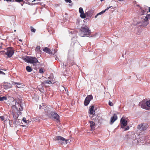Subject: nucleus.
<instances>
[{
  "mask_svg": "<svg viewBox=\"0 0 150 150\" xmlns=\"http://www.w3.org/2000/svg\"><path fill=\"white\" fill-rule=\"evenodd\" d=\"M23 122H24L25 123H27V121H26V119L24 118V117H23Z\"/></svg>",
  "mask_w": 150,
  "mask_h": 150,
  "instance_id": "nucleus-38",
  "label": "nucleus"
},
{
  "mask_svg": "<svg viewBox=\"0 0 150 150\" xmlns=\"http://www.w3.org/2000/svg\"><path fill=\"white\" fill-rule=\"evenodd\" d=\"M16 87H17V88H20L21 87V86H16Z\"/></svg>",
  "mask_w": 150,
  "mask_h": 150,
  "instance_id": "nucleus-49",
  "label": "nucleus"
},
{
  "mask_svg": "<svg viewBox=\"0 0 150 150\" xmlns=\"http://www.w3.org/2000/svg\"><path fill=\"white\" fill-rule=\"evenodd\" d=\"M98 16V15L97 14L95 16V18H96Z\"/></svg>",
  "mask_w": 150,
  "mask_h": 150,
  "instance_id": "nucleus-47",
  "label": "nucleus"
},
{
  "mask_svg": "<svg viewBox=\"0 0 150 150\" xmlns=\"http://www.w3.org/2000/svg\"><path fill=\"white\" fill-rule=\"evenodd\" d=\"M35 1V0H33V1H32V2H34V1Z\"/></svg>",
  "mask_w": 150,
  "mask_h": 150,
  "instance_id": "nucleus-50",
  "label": "nucleus"
},
{
  "mask_svg": "<svg viewBox=\"0 0 150 150\" xmlns=\"http://www.w3.org/2000/svg\"><path fill=\"white\" fill-rule=\"evenodd\" d=\"M12 84H17L18 85H20L21 84V83H19V82H15L12 81Z\"/></svg>",
  "mask_w": 150,
  "mask_h": 150,
  "instance_id": "nucleus-33",
  "label": "nucleus"
},
{
  "mask_svg": "<svg viewBox=\"0 0 150 150\" xmlns=\"http://www.w3.org/2000/svg\"><path fill=\"white\" fill-rule=\"evenodd\" d=\"M137 129L142 131L145 130L147 129V125L144 123H142L138 125Z\"/></svg>",
  "mask_w": 150,
  "mask_h": 150,
  "instance_id": "nucleus-9",
  "label": "nucleus"
},
{
  "mask_svg": "<svg viewBox=\"0 0 150 150\" xmlns=\"http://www.w3.org/2000/svg\"><path fill=\"white\" fill-rule=\"evenodd\" d=\"M0 118L1 119L2 121H3L4 122L5 121V118L3 116H0Z\"/></svg>",
  "mask_w": 150,
  "mask_h": 150,
  "instance_id": "nucleus-32",
  "label": "nucleus"
},
{
  "mask_svg": "<svg viewBox=\"0 0 150 150\" xmlns=\"http://www.w3.org/2000/svg\"><path fill=\"white\" fill-rule=\"evenodd\" d=\"M54 76L53 74L51 75L50 76L48 77V79H49L51 81L54 82Z\"/></svg>",
  "mask_w": 150,
  "mask_h": 150,
  "instance_id": "nucleus-22",
  "label": "nucleus"
},
{
  "mask_svg": "<svg viewBox=\"0 0 150 150\" xmlns=\"http://www.w3.org/2000/svg\"><path fill=\"white\" fill-rule=\"evenodd\" d=\"M148 8H149L148 10L149 11V12H150L149 7ZM146 9H145V10H143L140 12V14L141 15H144L146 13H147L149 12V11H147V9H146Z\"/></svg>",
  "mask_w": 150,
  "mask_h": 150,
  "instance_id": "nucleus-18",
  "label": "nucleus"
},
{
  "mask_svg": "<svg viewBox=\"0 0 150 150\" xmlns=\"http://www.w3.org/2000/svg\"><path fill=\"white\" fill-rule=\"evenodd\" d=\"M0 70H3L2 69H1L0 68Z\"/></svg>",
  "mask_w": 150,
  "mask_h": 150,
  "instance_id": "nucleus-53",
  "label": "nucleus"
},
{
  "mask_svg": "<svg viewBox=\"0 0 150 150\" xmlns=\"http://www.w3.org/2000/svg\"><path fill=\"white\" fill-rule=\"evenodd\" d=\"M146 105L147 106V109L149 108L150 109V100H149L146 102Z\"/></svg>",
  "mask_w": 150,
  "mask_h": 150,
  "instance_id": "nucleus-23",
  "label": "nucleus"
},
{
  "mask_svg": "<svg viewBox=\"0 0 150 150\" xmlns=\"http://www.w3.org/2000/svg\"><path fill=\"white\" fill-rule=\"evenodd\" d=\"M15 1L18 2H20L23 1V0H15Z\"/></svg>",
  "mask_w": 150,
  "mask_h": 150,
  "instance_id": "nucleus-39",
  "label": "nucleus"
},
{
  "mask_svg": "<svg viewBox=\"0 0 150 150\" xmlns=\"http://www.w3.org/2000/svg\"><path fill=\"white\" fill-rule=\"evenodd\" d=\"M12 0H4V1H7L11 2Z\"/></svg>",
  "mask_w": 150,
  "mask_h": 150,
  "instance_id": "nucleus-45",
  "label": "nucleus"
},
{
  "mask_svg": "<svg viewBox=\"0 0 150 150\" xmlns=\"http://www.w3.org/2000/svg\"><path fill=\"white\" fill-rule=\"evenodd\" d=\"M89 113L91 114L94 115L95 113V111L94 110L93 106H92L89 109Z\"/></svg>",
  "mask_w": 150,
  "mask_h": 150,
  "instance_id": "nucleus-16",
  "label": "nucleus"
},
{
  "mask_svg": "<svg viewBox=\"0 0 150 150\" xmlns=\"http://www.w3.org/2000/svg\"><path fill=\"white\" fill-rule=\"evenodd\" d=\"M39 72L41 74H42L44 73L43 69L42 68H41L39 69Z\"/></svg>",
  "mask_w": 150,
  "mask_h": 150,
  "instance_id": "nucleus-34",
  "label": "nucleus"
},
{
  "mask_svg": "<svg viewBox=\"0 0 150 150\" xmlns=\"http://www.w3.org/2000/svg\"><path fill=\"white\" fill-rule=\"evenodd\" d=\"M55 59L56 60H58V58L57 57H56L55 58Z\"/></svg>",
  "mask_w": 150,
  "mask_h": 150,
  "instance_id": "nucleus-48",
  "label": "nucleus"
},
{
  "mask_svg": "<svg viewBox=\"0 0 150 150\" xmlns=\"http://www.w3.org/2000/svg\"><path fill=\"white\" fill-rule=\"evenodd\" d=\"M150 19V14H147L142 21L138 23L137 24L139 26L144 27L146 26L149 24L148 20Z\"/></svg>",
  "mask_w": 150,
  "mask_h": 150,
  "instance_id": "nucleus-3",
  "label": "nucleus"
},
{
  "mask_svg": "<svg viewBox=\"0 0 150 150\" xmlns=\"http://www.w3.org/2000/svg\"><path fill=\"white\" fill-rule=\"evenodd\" d=\"M23 60L27 62L33 64V65L36 66V64L37 63H40L37 58L35 57L26 56Z\"/></svg>",
  "mask_w": 150,
  "mask_h": 150,
  "instance_id": "nucleus-2",
  "label": "nucleus"
},
{
  "mask_svg": "<svg viewBox=\"0 0 150 150\" xmlns=\"http://www.w3.org/2000/svg\"><path fill=\"white\" fill-rule=\"evenodd\" d=\"M64 87V89H65V91H67V92H68V91L67 89V88H65V87Z\"/></svg>",
  "mask_w": 150,
  "mask_h": 150,
  "instance_id": "nucleus-46",
  "label": "nucleus"
},
{
  "mask_svg": "<svg viewBox=\"0 0 150 150\" xmlns=\"http://www.w3.org/2000/svg\"><path fill=\"white\" fill-rule=\"evenodd\" d=\"M81 31L84 33L83 35L80 34V36L81 37H84L85 35H89L91 33V31L89 30V28L87 26H83L81 28Z\"/></svg>",
  "mask_w": 150,
  "mask_h": 150,
  "instance_id": "nucleus-5",
  "label": "nucleus"
},
{
  "mask_svg": "<svg viewBox=\"0 0 150 150\" xmlns=\"http://www.w3.org/2000/svg\"><path fill=\"white\" fill-rule=\"evenodd\" d=\"M63 65H64V63H63Z\"/></svg>",
  "mask_w": 150,
  "mask_h": 150,
  "instance_id": "nucleus-55",
  "label": "nucleus"
},
{
  "mask_svg": "<svg viewBox=\"0 0 150 150\" xmlns=\"http://www.w3.org/2000/svg\"><path fill=\"white\" fill-rule=\"evenodd\" d=\"M0 74L4 75L5 74L3 72L0 70Z\"/></svg>",
  "mask_w": 150,
  "mask_h": 150,
  "instance_id": "nucleus-42",
  "label": "nucleus"
},
{
  "mask_svg": "<svg viewBox=\"0 0 150 150\" xmlns=\"http://www.w3.org/2000/svg\"><path fill=\"white\" fill-rule=\"evenodd\" d=\"M139 105L143 108L147 109V106L146 105V102H145L144 101L139 102Z\"/></svg>",
  "mask_w": 150,
  "mask_h": 150,
  "instance_id": "nucleus-12",
  "label": "nucleus"
},
{
  "mask_svg": "<svg viewBox=\"0 0 150 150\" xmlns=\"http://www.w3.org/2000/svg\"><path fill=\"white\" fill-rule=\"evenodd\" d=\"M87 15L88 17L91 18L92 16V13L91 12L89 11L87 13Z\"/></svg>",
  "mask_w": 150,
  "mask_h": 150,
  "instance_id": "nucleus-28",
  "label": "nucleus"
},
{
  "mask_svg": "<svg viewBox=\"0 0 150 150\" xmlns=\"http://www.w3.org/2000/svg\"><path fill=\"white\" fill-rule=\"evenodd\" d=\"M69 33H71V34H74V33H75V32L74 31H73V32H69Z\"/></svg>",
  "mask_w": 150,
  "mask_h": 150,
  "instance_id": "nucleus-43",
  "label": "nucleus"
},
{
  "mask_svg": "<svg viewBox=\"0 0 150 150\" xmlns=\"http://www.w3.org/2000/svg\"><path fill=\"white\" fill-rule=\"evenodd\" d=\"M46 114L49 117H51L55 120L59 121V116L56 113L53 112H46Z\"/></svg>",
  "mask_w": 150,
  "mask_h": 150,
  "instance_id": "nucleus-6",
  "label": "nucleus"
},
{
  "mask_svg": "<svg viewBox=\"0 0 150 150\" xmlns=\"http://www.w3.org/2000/svg\"><path fill=\"white\" fill-rule=\"evenodd\" d=\"M43 51L50 54H52V53L50 49L47 47H45L43 49Z\"/></svg>",
  "mask_w": 150,
  "mask_h": 150,
  "instance_id": "nucleus-14",
  "label": "nucleus"
},
{
  "mask_svg": "<svg viewBox=\"0 0 150 150\" xmlns=\"http://www.w3.org/2000/svg\"><path fill=\"white\" fill-rule=\"evenodd\" d=\"M12 115H13V117L14 118V120H18L17 119V118L18 117V115H15L13 113L12 114Z\"/></svg>",
  "mask_w": 150,
  "mask_h": 150,
  "instance_id": "nucleus-26",
  "label": "nucleus"
},
{
  "mask_svg": "<svg viewBox=\"0 0 150 150\" xmlns=\"http://www.w3.org/2000/svg\"><path fill=\"white\" fill-rule=\"evenodd\" d=\"M79 12L80 14L84 12L83 9L82 7H80L79 8Z\"/></svg>",
  "mask_w": 150,
  "mask_h": 150,
  "instance_id": "nucleus-29",
  "label": "nucleus"
},
{
  "mask_svg": "<svg viewBox=\"0 0 150 150\" xmlns=\"http://www.w3.org/2000/svg\"><path fill=\"white\" fill-rule=\"evenodd\" d=\"M1 0H0V1H1Z\"/></svg>",
  "mask_w": 150,
  "mask_h": 150,
  "instance_id": "nucleus-59",
  "label": "nucleus"
},
{
  "mask_svg": "<svg viewBox=\"0 0 150 150\" xmlns=\"http://www.w3.org/2000/svg\"><path fill=\"white\" fill-rule=\"evenodd\" d=\"M54 82L49 80L45 81L43 82L42 84L45 85L46 84H54Z\"/></svg>",
  "mask_w": 150,
  "mask_h": 150,
  "instance_id": "nucleus-15",
  "label": "nucleus"
},
{
  "mask_svg": "<svg viewBox=\"0 0 150 150\" xmlns=\"http://www.w3.org/2000/svg\"><path fill=\"white\" fill-rule=\"evenodd\" d=\"M7 98L6 96L0 97V101H3L7 100Z\"/></svg>",
  "mask_w": 150,
  "mask_h": 150,
  "instance_id": "nucleus-25",
  "label": "nucleus"
},
{
  "mask_svg": "<svg viewBox=\"0 0 150 150\" xmlns=\"http://www.w3.org/2000/svg\"><path fill=\"white\" fill-rule=\"evenodd\" d=\"M117 115L115 114H114L110 119V122L112 123L111 124L113 123L115 120H116L117 119Z\"/></svg>",
  "mask_w": 150,
  "mask_h": 150,
  "instance_id": "nucleus-13",
  "label": "nucleus"
},
{
  "mask_svg": "<svg viewBox=\"0 0 150 150\" xmlns=\"http://www.w3.org/2000/svg\"><path fill=\"white\" fill-rule=\"evenodd\" d=\"M54 53L55 54L57 52V49H54Z\"/></svg>",
  "mask_w": 150,
  "mask_h": 150,
  "instance_id": "nucleus-44",
  "label": "nucleus"
},
{
  "mask_svg": "<svg viewBox=\"0 0 150 150\" xmlns=\"http://www.w3.org/2000/svg\"><path fill=\"white\" fill-rule=\"evenodd\" d=\"M9 123L10 124L11 122H10V121H9Z\"/></svg>",
  "mask_w": 150,
  "mask_h": 150,
  "instance_id": "nucleus-57",
  "label": "nucleus"
},
{
  "mask_svg": "<svg viewBox=\"0 0 150 150\" xmlns=\"http://www.w3.org/2000/svg\"><path fill=\"white\" fill-rule=\"evenodd\" d=\"M93 97L91 95H88L86 98L84 102V104L85 106L87 105L89 103L91 100H92Z\"/></svg>",
  "mask_w": 150,
  "mask_h": 150,
  "instance_id": "nucleus-8",
  "label": "nucleus"
},
{
  "mask_svg": "<svg viewBox=\"0 0 150 150\" xmlns=\"http://www.w3.org/2000/svg\"><path fill=\"white\" fill-rule=\"evenodd\" d=\"M9 123L10 124L11 122H10V121H9Z\"/></svg>",
  "mask_w": 150,
  "mask_h": 150,
  "instance_id": "nucleus-56",
  "label": "nucleus"
},
{
  "mask_svg": "<svg viewBox=\"0 0 150 150\" xmlns=\"http://www.w3.org/2000/svg\"><path fill=\"white\" fill-rule=\"evenodd\" d=\"M45 106H44V105H43V104H42V105H40L39 106V109H43L44 108H45Z\"/></svg>",
  "mask_w": 150,
  "mask_h": 150,
  "instance_id": "nucleus-30",
  "label": "nucleus"
},
{
  "mask_svg": "<svg viewBox=\"0 0 150 150\" xmlns=\"http://www.w3.org/2000/svg\"><path fill=\"white\" fill-rule=\"evenodd\" d=\"M120 123L121 124V127L122 128H124V127L127 125V121L123 119V117L121 119Z\"/></svg>",
  "mask_w": 150,
  "mask_h": 150,
  "instance_id": "nucleus-10",
  "label": "nucleus"
},
{
  "mask_svg": "<svg viewBox=\"0 0 150 150\" xmlns=\"http://www.w3.org/2000/svg\"><path fill=\"white\" fill-rule=\"evenodd\" d=\"M1 54H5L8 57H11L13 54L14 50L13 47H9L5 49L4 50L0 51Z\"/></svg>",
  "mask_w": 150,
  "mask_h": 150,
  "instance_id": "nucleus-1",
  "label": "nucleus"
},
{
  "mask_svg": "<svg viewBox=\"0 0 150 150\" xmlns=\"http://www.w3.org/2000/svg\"><path fill=\"white\" fill-rule=\"evenodd\" d=\"M20 121H21V120L19 119L16 120H14L13 122V124H14L16 125H19L20 124Z\"/></svg>",
  "mask_w": 150,
  "mask_h": 150,
  "instance_id": "nucleus-20",
  "label": "nucleus"
},
{
  "mask_svg": "<svg viewBox=\"0 0 150 150\" xmlns=\"http://www.w3.org/2000/svg\"><path fill=\"white\" fill-rule=\"evenodd\" d=\"M26 71L28 72H31L32 70L31 68L28 66L26 67Z\"/></svg>",
  "mask_w": 150,
  "mask_h": 150,
  "instance_id": "nucleus-24",
  "label": "nucleus"
},
{
  "mask_svg": "<svg viewBox=\"0 0 150 150\" xmlns=\"http://www.w3.org/2000/svg\"><path fill=\"white\" fill-rule=\"evenodd\" d=\"M65 1L66 3H71L72 2L71 0H65Z\"/></svg>",
  "mask_w": 150,
  "mask_h": 150,
  "instance_id": "nucleus-37",
  "label": "nucleus"
},
{
  "mask_svg": "<svg viewBox=\"0 0 150 150\" xmlns=\"http://www.w3.org/2000/svg\"><path fill=\"white\" fill-rule=\"evenodd\" d=\"M16 30H14V31H15V32H16Z\"/></svg>",
  "mask_w": 150,
  "mask_h": 150,
  "instance_id": "nucleus-58",
  "label": "nucleus"
},
{
  "mask_svg": "<svg viewBox=\"0 0 150 150\" xmlns=\"http://www.w3.org/2000/svg\"><path fill=\"white\" fill-rule=\"evenodd\" d=\"M12 83L11 84L8 83H6L3 85L4 88L7 89L11 88L12 87Z\"/></svg>",
  "mask_w": 150,
  "mask_h": 150,
  "instance_id": "nucleus-11",
  "label": "nucleus"
},
{
  "mask_svg": "<svg viewBox=\"0 0 150 150\" xmlns=\"http://www.w3.org/2000/svg\"><path fill=\"white\" fill-rule=\"evenodd\" d=\"M77 37L76 36L75 37H74L72 38L71 39L72 43L71 44H73V45H74V44L77 41L76 38Z\"/></svg>",
  "mask_w": 150,
  "mask_h": 150,
  "instance_id": "nucleus-19",
  "label": "nucleus"
},
{
  "mask_svg": "<svg viewBox=\"0 0 150 150\" xmlns=\"http://www.w3.org/2000/svg\"><path fill=\"white\" fill-rule=\"evenodd\" d=\"M107 7V8L105 9V10H103V11H104V13L105 12V11L107 10H108L110 7Z\"/></svg>",
  "mask_w": 150,
  "mask_h": 150,
  "instance_id": "nucleus-41",
  "label": "nucleus"
},
{
  "mask_svg": "<svg viewBox=\"0 0 150 150\" xmlns=\"http://www.w3.org/2000/svg\"><path fill=\"white\" fill-rule=\"evenodd\" d=\"M53 139L55 141H58L61 144L66 143L67 144L68 142H69V139H67L63 137L58 136L54 137Z\"/></svg>",
  "mask_w": 150,
  "mask_h": 150,
  "instance_id": "nucleus-4",
  "label": "nucleus"
},
{
  "mask_svg": "<svg viewBox=\"0 0 150 150\" xmlns=\"http://www.w3.org/2000/svg\"><path fill=\"white\" fill-rule=\"evenodd\" d=\"M19 41H22V40L21 39H20L19 40Z\"/></svg>",
  "mask_w": 150,
  "mask_h": 150,
  "instance_id": "nucleus-52",
  "label": "nucleus"
},
{
  "mask_svg": "<svg viewBox=\"0 0 150 150\" xmlns=\"http://www.w3.org/2000/svg\"><path fill=\"white\" fill-rule=\"evenodd\" d=\"M90 126L92 130H94L95 127V123L92 121H91L90 122Z\"/></svg>",
  "mask_w": 150,
  "mask_h": 150,
  "instance_id": "nucleus-17",
  "label": "nucleus"
},
{
  "mask_svg": "<svg viewBox=\"0 0 150 150\" xmlns=\"http://www.w3.org/2000/svg\"><path fill=\"white\" fill-rule=\"evenodd\" d=\"M104 11H102L99 13H98L97 14L98 15V16L99 15H101L102 14H103V13H104Z\"/></svg>",
  "mask_w": 150,
  "mask_h": 150,
  "instance_id": "nucleus-36",
  "label": "nucleus"
},
{
  "mask_svg": "<svg viewBox=\"0 0 150 150\" xmlns=\"http://www.w3.org/2000/svg\"><path fill=\"white\" fill-rule=\"evenodd\" d=\"M129 129V127L128 126H127L126 127L124 128L125 130H127Z\"/></svg>",
  "mask_w": 150,
  "mask_h": 150,
  "instance_id": "nucleus-40",
  "label": "nucleus"
},
{
  "mask_svg": "<svg viewBox=\"0 0 150 150\" xmlns=\"http://www.w3.org/2000/svg\"><path fill=\"white\" fill-rule=\"evenodd\" d=\"M108 105L111 106H112L113 105V103L110 101H109V102Z\"/></svg>",
  "mask_w": 150,
  "mask_h": 150,
  "instance_id": "nucleus-35",
  "label": "nucleus"
},
{
  "mask_svg": "<svg viewBox=\"0 0 150 150\" xmlns=\"http://www.w3.org/2000/svg\"><path fill=\"white\" fill-rule=\"evenodd\" d=\"M72 4H69V5H70L71 6H72Z\"/></svg>",
  "mask_w": 150,
  "mask_h": 150,
  "instance_id": "nucleus-51",
  "label": "nucleus"
},
{
  "mask_svg": "<svg viewBox=\"0 0 150 150\" xmlns=\"http://www.w3.org/2000/svg\"><path fill=\"white\" fill-rule=\"evenodd\" d=\"M19 113L20 114H21V112H19Z\"/></svg>",
  "mask_w": 150,
  "mask_h": 150,
  "instance_id": "nucleus-54",
  "label": "nucleus"
},
{
  "mask_svg": "<svg viewBox=\"0 0 150 150\" xmlns=\"http://www.w3.org/2000/svg\"><path fill=\"white\" fill-rule=\"evenodd\" d=\"M80 16L82 18H86V15L83 12L82 13L80 14Z\"/></svg>",
  "mask_w": 150,
  "mask_h": 150,
  "instance_id": "nucleus-27",
  "label": "nucleus"
},
{
  "mask_svg": "<svg viewBox=\"0 0 150 150\" xmlns=\"http://www.w3.org/2000/svg\"><path fill=\"white\" fill-rule=\"evenodd\" d=\"M15 105L13 106H15L17 110H18V108H19L18 110L19 111H22L23 110V105L22 104L20 100H18V101H15Z\"/></svg>",
  "mask_w": 150,
  "mask_h": 150,
  "instance_id": "nucleus-7",
  "label": "nucleus"
},
{
  "mask_svg": "<svg viewBox=\"0 0 150 150\" xmlns=\"http://www.w3.org/2000/svg\"><path fill=\"white\" fill-rule=\"evenodd\" d=\"M30 28H31V30L32 32H33V33L35 32L36 30L35 29V28H33V27H32V26H31Z\"/></svg>",
  "mask_w": 150,
  "mask_h": 150,
  "instance_id": "nucleus-31",
  "label": "nucleus"
},
{
  "mask_svg": "<svg viewBox=\"0 0 150 150\" xmlns=\"http://www.w3.org/2000/svg\"><path fill=\"white\" fill-rule=\"evenodd\" d=\"M35 51L38 53L40 54L41 53V51L40 50V46L37 47L35 49Z\"/></svg>",
  "mask_w": 150,
  "mask_h": 150,
  "instance_id": "nucleus-21",
  "label": "nucleus"
}]
</instances>
